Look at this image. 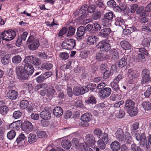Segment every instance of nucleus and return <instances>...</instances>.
Listing matches in <instances>:
<instances>
[{
    "label": "nucleus",
    "instance_id": "423d86ee",
    "mask_svg": "<svg viewBox=\"0 0 151 151\" xmlns=\"http://www.w3.org/2000/svg\"><path fill=\"white\" fill-rule=\"evenodd\" d=\"M24 62L28 63L30 64L35 66L39 65L41 63V61L39 59L33 56H28L26 57L24 60Z\"/></svg>",
    "mask_w": 151,
    "mask_h": 151
},
{
    "label": "nucleus",
    "instance_id": "4468645a",
    "mask_svg": "<svg viewBox=\"0 0 151 151\" xmlns=\"http://www.w3.org/2000/svg\"><path fill=\"white\" fill-rule=\"evenodd\" d=\"M116 139L120 142H123L124 141L125 138L124 136V132L122 129L119 128L115 133Z\"/></svg>",
    "mask_w": 151,
    "mask_h": 151
},
{
    "label": "nucleus",
    "instance_id": "37998d69",
    "mask_svg": "<svg viewBox=\"0 0 151 151\" xmlns=\"http://www.w3.org/2000/svg\"><path fill=\"white\" fill-rule=\"evenodd\" d=\"M52 65L50 63H46L42 64L41 65V68L47 70L51 69L52 68Z\"/></svg>",
    "mask_w": 151,
    "mask_h": 151
},
{
    "label": "nucleus",
    "instance_id": "bf43d9fd",
    "mask_svg": "<svg viewBox=\"0 0 151 151\" xmlns=\"http://www.w3.org/2000/svg\"><path fill=\"white\" fill-rule=\"evenodd\" d=\"M40 116L45 120H47L50 119L51 114H40Z\"/></svg>",
    "mask_w": 151,
    "mask_h": 151
},
{
    "label": "nucleus",
    "instance_id": "6e6d98bb",
    "mask_svg": "<svg viewBox=\"0 0 151 151\" xmlns=\"http://www.w3.org/2000/svg\"><path fill=\"white\" fill-rule=\"evenodd\" d=\"M68 29L67 27H63L61 30L59 32L58 34V36L59 37H62L63 35L65 33L67 32Z\"/></svg>",
    "mask_w": 151,
    "mask_h": 151
},
{
    "label": "nucleus",
    "instance_id": "e2e57ef3",
    "mask_svg": "<svg viewBox=\"0 0 151 151\" xmlns=\"http://www.w3.org/2000/svg\"><path fill=\"white\" fill-rule=\"evenodd\" d=\"M1 62L4 65H6L9 63V58L7 56H5L1 59Z\"/></svg>",
    "mask_w": 151,
    "mask_h": 151
},
{
    "label": "nucleus",
    "instance_id": "c9c22d12",
    "mask_svg": "<svg viewBox=\"0 0 151 151\" xmlns=\"http://www.w3.org/2000/svg\"><path fill=\"white\" fill-rule=\"evenodd\" d=\"M96 58L99 60H101L104 59H107L108 57L106 56L103 53H98L96 54Z\"/></svg>",
    "mask_w": 151,
    "mask_h": 151
},
{
    "label": "nucleus",
    "instance_id": "4d7b16f0",
    "mask_svg": "<svg viewBox=\"0 0 151 151\" xmlns=\"http://www.w3.org/2000/svg\"><path fill=\"white\" fill-rule=\"evenodd\" d=\"M93 132L94 134L96 135L97 137L99 138H100L101 136L103 133L102 131L99 128L95 129Z\"/></svg>",
    "mask_w": 151,
    "mask_h": 151
},
{
    "label": "nucleus",
    "instance_id": "bb28decb",
    "mask_svg": "<svg viewBox=\"0 0 151 151\" xmlns=\"http://www.w3.org/2000/svg\"><path fill=\"white\" fill-rule=\"evenodd\" d=\"M98 39L97 37L95 35L90 36L88 38L87 43L90 45H93L96 43Z\"/></svg>",
    "mask_w": 151,
    "mask_h": 151
},
{
    "label": "nucleus",
    "instance_id": "9b49d317",
    "mask_svg": "<svg viewBox=\"0 0 151 151\" xmlns=\"http://www.w3.org/2000/svg\"><path fill=\"white\" fill-rule=\"evenodd\" d=\"M88 8V6L87 5H83L80 8L79 10L80 12L82 14L78 17L80 20H82L87 17L88 15V13L87 12Z\"/></svg>",
    "mask_w": 151,
    "mask_h": 151
},
{
    "label": "nucleus",
    "instance_id": "b1692460",
    "mask_svg": "<svg viewBox=\"0 0 151 151\" xmlns=\"http://www.w3.org/2000/svg\"><path fill=\"white\" fill-rule=\"evenodd\" d=\"M127 55H126L122 58L119 61L118 66L120 68H122L125 66L127 63Z\"/></svg>",
    "mask_w": 151,
    "mask_h": 151
},
{
    "label": "nucleus",
    "instance_id": "39448f33",
    "mask_svg": "<svg viewBox=\"0 0 151 151\" xmlns=\"http://www.w3.org/2000/svg\"><path fill=\"white\" fill-rule=\"evenodd\" d=\"M142 81V84L146 83L149 82L151 81V75L150 70L147 69H144L141 73Z\"/></svg>",
    "mask_w": 151,
    "mask_h": 151
},
{
    "label": "nucleus",
    "instance_id": "4c0bfd02",
    "mask_svg": "<svg viewBox=\"0 0 151 151\" xmlns=\"http://www.w3.org/2000/svg\"><path fill=\"white\" fill-rule=\"evenodd\" d=\"M142 105L145 110H149L151 109V104L148 101H144Z\"/></svg>",
    "mask_w": 151,
    "mask_h": 151
},
{
    "label": "nucleus",
    "instance_id": "09e8293b",
    "mask_svg": "<svg viewBox=\"0 0 151 151\" xmlns=\"http://www.w3.org/2000/svg\"><path fill=\"white\" fill-rule=\"evenodd\" d=\"M28 35V33L27 32H24L22 34L21 37L20 38H18L17 42L20 43L21 41H25L26 38L27 37V36Z\"/></svg>",
    "mask_w": 151,
    "mask_h": 151
},
{
    "label": "nucleus",
    "instance_id": "774afa93",
    "mask_svg": "<svg viewBox=\"0 0 151 151\" xmlns=\"http://www.w3.org/2000/svg\"><path fill=\"white\" fill-rule=\"evenodd\" d=\"M59 56L62 59L66 60L68 58L69 55L67 53L64 52L61 53Z\"/></svg>",
    "mask_w": 151,
    "mask_h": 151
},
{
    "label": "nucleus",
    "instance_id": "2eb2a0df",
    "mask_svg": "<svg viewBox=\"0 0 151 151\" xmlns=\"http://www.w3.org/2000/svg\"><path fill=\"white\" fill-rule=\"evenodd\" d=\"M111 31V29L107 27H104L99 32V35L103 37L107 38Z\"/></svg>",
    "mask_w": 151,
    "mask_h": 151
},
{
    "label": "nucleus",
    "instance_id": "0e129e2a",
    "mask_svg": "<svg viewBox=\"0 0 151 151\" xmlns=\"http://www.w3.org/2000/svg\"><path fill=\"white\" fill-rule=\"evenodd\" d=\"M107 5L110 7H114L116 5V2L113 0H110L107 2Z\"/></svg>",
    "mask_w": 151,
    "mask_h": 151
},
{
    "label": "nucleus",
    "instance_id": "f03ea898",
    "mask_svg": "<svg viewBox=\"0 0 151 151\" xmlns=\"http://www.w3.org/2000/svg\"><path fill=\"white\" fill-rule=\"evenodd\" d=\"M16 35V32L13 30L4 31L1 35V37L3 40L9 41L13 40Z\"/></svg>",
    "mask_w": 151,
    "mask_h": 151
},
{
    "label": "nucleus",
    "instance_id": "4be33fe9",
    "mask_svg": "<svg viewBox=\"0 0 151 151\" xmlns=\"http://www.w3.org/2000/svg\"><path fill=\"white\" fill-rule=\"evenodd\" d=\"M110 55L111 58L114 60H117L119 57V52L115 49H111L110 50Z\"/></svg>",
    "mask_w": 151,
    "mask_h": 151
},
{
    "label": "nucleus",
    "instance_id": "aec40b11",
    "mask_svg": "<svg viewBox=\"0 0 151 151\" xmlns=\"http://www.w3.org/2000/svg\"><path fill=\"white\" fill-rule=\"evenodd\" d=\"M128 73L129 74L128 76L130 79L132 80L133 81L134 80L137 78L139 76V74L135 70H133L131 69L128 70Z\"/></svg>",
    "mask_w": 151,
    "mask_h": 151
},
{
    "label": "nucleus",
    "instance_id": "13d9d810",
    "mask_svg": "<svg viewBox=\"0 0 151 151\" xmlns=\"http://www.w3.org/2000/svg\"><path fill=\"white\" fill-rule=\"evenodd\" d=\"M151 94V87L148 86V88L144 93V95L146 97H148Z\"/></svg>",
    "mask_w": 151,
    "mask_h": 151
},
{
    "label": "nucleus",
    "instance_id": "603ef678",
    "mask_svg": "<svg viewBox=\"0 0 151 151\" xmlns=\"http://www.w3.org/2000/svg\"><path fill=\"white\" fill-rule=\"evenodd\" d=\"M53 113H63V110L62 109L60 106L55 107L52 110Z\"/></svg>",
    "mask_w": 151,
    "mask_h": 151
},
{
    "label": "nucleus",
    "instance_id": "473e14b6",
    "mask_svg": "<svg viewBox=\"0 0 151 151\" xmlns=\"http://www.w3.org/2000/svg\"><path fill=\"white\" fill-rule=\"evenodd\" d=\"M105 142L101 139H99L97 142L98 147L101 150H103L105 148Z\"/></svg>",
    "mask_w": 151,
    "mask_h": 151
},
{
    "label": "nucleus",
    "instance_id": "412c9836",
    "mask_svg": "<svg viewBox=\"0 0 151 151\" xmlns=\"http://www.w3.org/2000/svg\"><path fill=\"white\" fill-rule=\"evenodd\" d=\"M110 147L113 151H118L120 148V145L119 142L115 140L111 143Z\"/></svg>",
    "mask_w": 151,
    "mask_h": 151
},
{
    "label": "nucleus",
    "instance_id": "ea45409f",
    "mask_svg": "<svg viewBox=\"0 0 151 151\" xmlns=\"http://www.w3.org/2000/svg\"><path fill=\"white\" fill-rule=\"evenodd\" d=\"M22 61V58L19 55H16L12 58V61L14 63L18 64Z\"/></svg>",
    "mask_w": 151,
    "mask_h": 151
},
{
    "label": "nucleus",
    "instance_id": "e433bc0d",
    "mask_svg": "<svg viewBox=\"0 0 151 151\" xmlns=\"http://www.w3.org/2000/svg\"><path fill=\"white\" fill-rule=\"evenodd\" d=\"M150 38H144L142 41V44L144 47H148L150 45Z\"/></svg>",
    "mask_w": 151,
    "mask_h": 151
},
{
    "label": "nucleus",
    "instance_id": "c85d7f7f",
    "mask_svg": "<svg viewBox=\"0 0 151 151\" xmlns=\"http://www.w3.org/2000/svg\"><path fill=\"white\" fill-rule=\"evenodd\" d=\"M86 103L88 105L90 104H95L96 103V101L95 97L92 95H90L88 99L85 101Z\"/></svg>",
    "mask_w": 151,
    "mask_h": 151
},
{
    "label": "nucleus",
    "instance_id": "1a4fd4ad",
    "mask_svg": "<svg viewBox=\"0 0 151 151\" xmlns=\"http://www.w3.org/2000/svg\"><path fill=\"white\" fill-rule=\"evenodd\" d=\"M19 145V146L21 148H23L26 146L27 142L26 141V138L24 134H21L19 135L17 138L15 142Z\"/></svg>",
    "mask_w": 151,
    "mask_h": 151
},
{
    "label": "nucleus",
    "instance_id": "c03bdc74",
    "mask_svg": "<svg viewBox=\"0 0 151 151\" xmlns=\"http://www.w3.org/2000/svg\"><path fill=\"white\" fill-rule=\"evenodd\" d=\"M37 136L39 138L45 137L47 136V135L46 132L43 131H37Z\"/></svg>",
    "mask_w": 151,
    "mask_h": 151
},
{
    "label": "nucleus",
    "instance_id": "dca6fc26",
    "mask_svg": "<svg viewBox=\"0 0 151 151\" xmlns=\"http://www.w3.org/2000/svg\"><path fill=\"white\" fill-rule=\"evenodd\" d=\"M86 140L87 144L90 147L93 146L96 142L94 137L91 134H87L86 135Z\"/></svg>",
    "mask_w": 151,
    "mask_h": 151
},
{
    "label": "nucleus",
    "instance_id": "de8ad7c7",
    "mask_svg": "<svg viewBox=\"0 0 151 151\" xmlns=\"http://www.w3.org/2000/svg\"><path fill=\"white\" fill-rule=\"evenodd\" d=\"M119 4L118 6L119 7L121 12H124L125 10L127 9L129 11V8L124 3H119Z\"/></svg>",
    "mask_w": 151,
    "mask_h": 151
},
{
    "label": "nucleus",
    "instance_id": "6ab92c4d",
    "mask_svg": "<svg viewBox=\"0 0 151 151\" xmlns=\"http://www.w3.org/2000/svg\"><path fill=\"white\" fill-rule=\"evenodd\" d=\"M7 97L10 99H16L17 97L18 93L14 90H9L6 94Z\"/></svg>",
    "mask_w": 151,
    "mask_h": 151
},
{
    "label": "nucleus",
    "instance_id": "20e7f679",
    "mask_svg": "<svg viewBox=\"0 0 151 151\" xmlns=\"http://www.w3.org/2000/svg\"><path fill=\"white\" fill-rule=\"evenodd\" d=\"M97 47L101 51L104 52H107L111 48V45L106 40L100 41L98 44Z\"/></svg>",
    "mask_w": 151,
    "mask_h": 151
},
{
    "label": "nucleus",
    "instance_id": "0eeeda50",
    "mask_svg": "<svg viewBox=\"0 0 151 151\" xmlns=\"http://www.w3.org/2000/svg\"><path fill=\"white\" fill-rule=\"evenodd\" d=\"M25 63L24 67V77L25 80L27 79L29 76H31L33 73L34 69L32 65L28 63Z\"/></svg>",
    "mask_w": 151,
    "mask_h": 151
},
{
    "label": "nucleus",
    "instance_id": "f3484780",
    "mask_svg": "<svg viewBox=\"0 0 151 151\" xmlns=\"http://www.w3.org/2000/svg\"><path fill=\"white\" fill-rule=\"evenodd\" d=\"M115 24L116 26L121 27L123 28L124 27H125L128 26V25H127L124 20L121 17H117L115 19Z\"/></svg>",
    "mask_w": 151,
    "mask_h": 151
},
{
    "label": "nucleus",
    "instance_id": "c756f323",
    "mask_svg": "<svg viewBox=\"0 0 151 151\" xmlns=\"http://www.w3.org/2000/svg\"><path fill=\"white\" fill-rule=\"evenodd\" d=\"M66 41L68 45V50L72 49L76 45V41L74 40L70 39L67 40Z\"/></svg>",
    "mask_w": 151,
    "mask_h": 151
},
{
    "label": "nucleus",
    "instance_id": "49530a36",
    "mask_svg": "<svg viewBox=\"0 0 151 151\" xmlns=\"http://www.w3.org/2000/svg\"><path fill=\"white\" fill-rule=\"evenodd\" d=\"M114 13L112 12H107L104 15V17L108 19H109L111 20L113 18Z\"/></svg>",
    "mask_w": 151,
    "mask_h": 151
},
{
    "label": "nucleus",
    "instance_id": "ddd939ff",
    "mask_svg": "<svg viewBox=\"0 0 151 151\" xmlns=\"http://www.w3.org/2000/svg\"><path fill=\"white\" fill-rule=\"evenodd\" d=\"M21 127L23 130L28 132L32 131L33 129L32 123L28 121L23 123L21 124Z\"/></svg>",
    "mask_w": 151,
    "mask_h": 151
},
{
    "label": "nucleus",
    "instance_id": "a878e982",
    "mask_svg": "<svg viewBox=\"0 0 151 151\" xmlns=\"http://www.w3.org/2000/svg\"><path fill=\"white\" fill-rule=\"evenodd\" d=\"M46 96L48 97H52L55 92L54 87L51 86H49L47 89H46Z\"/></svg>",
    "mask_w": 151,
    "mask_h": 151
},
{
    "label": "nucleus",
    "instance_id": "5fc2aeb1",
    "mask_svg": "<svg viewBox=\"0 0 151 151\" xmlns=\"http://www.w3.org/2000/svg\"><path fill=\"white\" fill-rule=\"evenodd\" d=\"M73 93L76 96L81 94L80 88L79 87H74L73 89Z\"/></svg>",
    "mask_w": 151,
    "mask_h": 151
},
{
    "label": "nucleus",
    "instance_id": "9d476101",
    "mask_svg": "<svg viewBox=\"0 0 151 151\" xmlns=\"http://www.w3.org/2000/svg\"><path fill=\"white\" fill-rule=\"evenodd\" d=\"M135 138L137 141H139L140 145L141 146H144L147 143V140L145 132L141 134L140 136L139 134H137L135 137Z\"/></svg>",
    "mask_w": 151,
    "mask_h": 151
},
{
    "label": "nucleus",
    "instance_id": "3c124183",
    "mask_svg": "<svg viewBox=\"0 0 151 151\" xmlns=\"http://www.w3.org/2000/svg\"><path fill=\"white\" fill-rule=\"evenodd\" d=\"M111 20L105 18H103L102 20V24L104 27H106L111 24Z\"/></svg>",
    "mask_w": 151,
    "mask_h": 151
},
{
    "label": "nucleus",
    "instance_id": "72a5a7b5",
    "mask_svg": "<svg viewBox=\"0 0 151 151\" xmlns=\"http://www.w3.org/2000/svg\"><path fill=\"white\" fill-rule=\"evenodd\" d=\"M92 118V115L90 114H83L81 117V120L82 121L89 122Z\"/></svg>",
    "mask_w": 151,
    "mask_h": 151
},
{
    "label": "nucleus",
    "instance_id": "f257e3e1",
    "mask_svg": "<svg viewBox=\"0 0 151 151\" xmlns=\"http://www.w3.org/2000/svg\"><path fill=\"white\" fill-rule=\"evenodd\" d=\"M27 42L28 44V48L32 50L37 49L40 45L39 40L34 38L32 36L29 37Z\"/></svg>",
    "mask_w": 151,
    "mask_h": 151
},
{
    "label": "nucleus",
    "instance_id": "393cba45",
    "mask_svg": "<svg viewBox=\"0 0 151 151\" xmlns=\"http://www.w3.org/2000/svg\"><path fill=\"white\" fill-rule=\"evenodd\" d=\"M61 145L62 147L65 149L68 150L70 148L71 146V143L69 140L65 139L62 141Z\"/></svg>",
    "mask_w": 151,
    "mask_h": 151
},
{
    "label": "nucleus",
    "instance_id": "5701e85b",
    "mask_svg": "<svg viewBox=\"0 0 151 151\" xmlns=\"http://www.w3.org/2000/svg\"><path fill=\"white\" fill-rule=\"evenodd\" d=\"M110 85L113 90L115 91V93L116 92L118 95H120L121 91L119 89L118 83L113 82L111 83Z\"/></svg>",
    "mask_w": 151,
    "mask_h": 151
},
{
    "label": "nucleus",
    "instance_id": "58836bf2",
    "mask_svg": "<svg viewBox=\"0 0 151 151\" xmlns=\"http://www.w3.org/2000/svg\"><path fill=\"white\" fill-rule=\"evenodd\" d=\"M28 105V101L26 100H23L21 101L19 106L21 109H25L27 107Z\"/></svg>",
    "mask_w": 151,
    "mask_h": 151
},
{
    "label": "nucleus",
    "instance_id": "a19ab883",
    "mask_svg": "<svg viewBox=\"0 0 151 151\" xmlns=\"http://www.w3.org/2000/svg\"><path fill=\"white\" fill-rule=\"evenodd\" d=\"M130 148L131 151H144L139 146L134 143L131 145Z\"/></svg>",
    "mask_w": 151,
    "mask_h": 151
},
{
    "label": "nucleus",
    "instance_id": "8fccbe9b",
    "mask_svg": "<svg viewBox=\"0 0 151 151\" xmlns=\"http://www.w3.org/2000/svg\"><path fill=\"white\" fill-rule=\"evenodd\" d=\"M16 135V133L14 130H11L8 132L7 134V137L9 139H13Z\"/></svg>",
    "mask_w": 151,
    "mask_h": 151
},
{
    "label": "nucleus",
    "instance_id": "f704fd0d",
    "mask_svg": "<svg viewBox=\"0 0 151 151\" xmlns=\"http://www.w3.org/2000/svg\"><path fill=\"white\" fill-rule=\"evenodd\" d=\"M79 147L81 151H93L91 148L86 146L83 143L80 144Z\"/></svg>",
    "mask_w": 151,
    "mask_h": 151
},
{
    "label": "nucleus",
    "instance_id": "7ed1b4c3",
    "mask_svg": "<svg viewBox=\"0 0 151 151\" xmlns=\"http://www.w3.org/2000/svg\"><path fill=\"white\" fill-rule=\"evenodd\" d=\"M134 102L130 99H128L126 101L124 108L128 113H132V112L137 113V108L134 107Z\"/></svg>",
    "mask_w": 151,
    "mask_h": 151
},
{
    "label": "nucleus",
    "instance_id": "a211bd4d",
    "mask_svg": "<svg viewBox=\"0 0 151 151\" xmlns=\"http://www.w3.org/2000/svg\"><path fill=\"white\" fill-rule=\"evenodd\" d=\"M85 29L84 27L81 26L77 29V31L76 33L77 37L76 38L77 40H79L82 39V37L85 34Z\"/></svg>",
    "mask_w": 151,
    "mask_h": 151
},
{
    "label": "nucleus",
    "instance_id": "2f4dec72",
    "mask_svg": "<svg viewBox=\"0 0 151 151\" xmlns=\"http://www.w3.org/2000/svg\"><path fill=\"white\" fill-rule=\"evenodd\" d=\"M37 137L35 134L31 133L28 137V142L30 144H32L37 141Z\"/></svg>",
    "mask_w": 151,
    "mask_h": 151
},
{
    "label": "nucleus",
    "instance_id": "f8f14e48",
    "mask_svg": "<svg viewBox=\"0 0 151 151\" xmlns=\"http://www.w3.org/2000/svg\"><path fill=\"white\" fill-rule=\"evenodd\" d=\"M16 72L18 79L21 80H25V78H24V72L23 67L21 66L17 67L16 68Z\"/></svg>",
    "mask_w": 151,
    "mask_h": 151
},
{
    "label": "nucleus",
    "instance_id": "79ce46f5",
    "mask_svg": "<svg viewBox=\"0 0 151 151\" xmlns=\"http://www.w3.org/2000/svg\"><path fill=\"white\" fill-rule=\"evenodd\" d=\"M68 32L67 34L68 37H70L73 35L75 32V28L72 26H70L68 29Z\"/></svg>",
    "mask_w": 151,
    "mask_h": 151
},
{
    "label": "nucleus",
    "instance_id": "69168bd1",
    "mask_svg": "<svg viewBox=\"0 0 151 151\" xmlns=\"http://www.w3.org/2000/svg\"><path fill=\"white\" fill-rule=\"evenodd\" d=\"M45 80V79L42 75L39 76L36 78L37 82L39 83H40L44 82Z\"/></svg>",
    "mask_w": 151,
    "mask_h": 151
},
{
    "label": "nucleus",
    "instance_id": "338daca9",
    "mask_svg": "<svg viewBox=\"0 0 151 151\" xmlns=\"http://www.w3.org/2000/svg\"><path fill=\"white\" fill-rule=\"evenodd\" d=\"M8 107L5 106H0V111L1 113H6L8 111Z\"/></svg>",
    "mask_w": 151,
    "mask_h": 151
},
{
    "label": "nucleus",
    "instance_id": "7c9ffc66",
    "mask_svg": "<svg viewBox=\"0 0 151 151\" xmlns=\"http://www.w3.org/2000/svg\"><path fill=\"white\" fill-rule=\"evenodd\" d=\"M101 16V13L100 11L97 10L93 13L92 15V18L95 20H99Z\"/></svg>",
    "mask_w": 151,
    "mask_h": 151
},
{
    "label": "nucleus",
    "instance_id": "cd10ccee",
    "mask_svg": "<svg viewBox=\"0 0 151 151\" xmlns=\"http://www.w3.org/2000/svg\"><path fill=\"white\" fill-rule=\"evenodd\" d=\"M120 44L121 47L125 50L130 49L131 48L130 44L126 41H121L120 42Z\"/></svg>",
    "mask_w": 151,
    "mask_h": 151
},
{
    "label": "nucleus",
    "instance_id": "6e6552de",
    "mask_svg": "<svg viewBox=\"0 0 151 151\" xmlns=\"http://www.w3.org/2000/svg\"><path fill=\"white\" fill-rule=\"evenodd\" d=\"M111 90L110 88L106 87L100 90L99 92L100 98L101 99H104L108 97L111 94Z\"/></svg>",
    "mask_w": 151,
    "mask_h": 151
},
{
    "label": "nucleus",
    "instance_id": "680f3d73",
    "mask_svg": "<svg viewBox=\"0 0 151 151\" xmlns=\"http://www.w3.org/2000/svg\"><path fill=\"white\" fill-rule=\"evenodd\" d=\"M90 52L88 51H84L81 52L80 55L81 57L83 58H84L87 57L89 55Z\"/></svg>",
    "mask_w": 151,
    "mask_h": 151
},
{
    "label": "nucleus",
    "instance_id": "052dcab7",
    "mask_svg": "<svg viewBox=\"0 0 151 151\" xmlns=\"http://www.w3.org/2000/svg\"><path fill=\"white\" fill-rule=\"evenodd\" d=\"M47 87V84L46 83H43L37 85L36 86V89L38 90L41 88L45 89Z\"/></svg>",
    "mask_w": 151,
    "mask_h": 151
},
{
    "label": "nucleus",
    "instance_id": "a18cd8bd",
    "mask_svg": "<svg viewBox=\"0 0 151 151\" xmlns=\"http://www.w3.org/2000/svg\"><path fill=\"white\" fill-rule=\"evenodd\" d=\"M125 139L126 142L128 144H130L132 141V137L130 134L128 132L125 134Z\"/></svg>",
    "mask_w": 151,
    "mask_h": 151
},
{
    "label": "nucleus",
    "instance_id": "864d4df0",
    "mask_svg": "<svg viewBox=\"0 0 151 151\" xmlns=\"http://www.w3.org/2000/svg\"><path fill=\"white\" fill-rule=\"evenodd\" d=\"M144 9V7L143 6H140L136 10V12L138 14H140V16L142 17L143 15L145 14L143 12V11Z\"/></svg>",
    "mask_w": 151,
    "mask_h": 151
}]
</instances>
